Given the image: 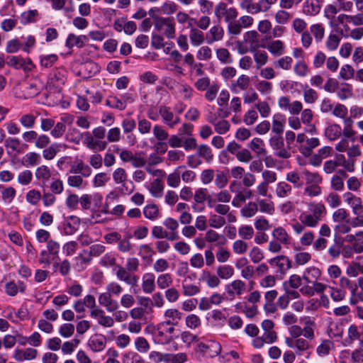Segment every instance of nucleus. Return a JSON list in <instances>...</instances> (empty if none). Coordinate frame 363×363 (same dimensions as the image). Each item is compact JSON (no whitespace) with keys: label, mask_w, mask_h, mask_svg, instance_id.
Returning <instances> with one entry per match:
<instances>
[{"label":"nucleus","mask_w":363,"mask_h":363,"mask_svg":"<svg viewBox=\"0 0 363 363\" xmlns=\"http://www.w3.org/2000/svg\"><path fill=\"white\" fill-rule=\"evenodd\" d=\"M310 212H303L299 216V220L309 228L316 227L325 214V207L320 203H311Z\"/></svg>","instance_id":"f257e3e1"},{"label":"nucleus","mask_w":363,"mask_h":363,"mask_svg":"<svg viewBox=\"0 0 363 363\" xmlns=\"http://www.w3.org/2000/svg\"><path fill=\"white\" fill-rule=\"evenodd\" d=\"M214 14L218 20H223L227 23V31L229 34L230 25L233 23L238 16V10L235 7H229L225 2L221 1L215 6Z\"/></svg>","instance_id":"f03ea898"},{"label":"nucleus","mask_w":363,"mask_h":363,"mask_svg":"<svg viewBox=\"0 0 363 363\" xmlns=\"http://www.w3.org/2000/svg\"><path fill=\"white\" fill-rule=\"evenodd\" d=\"M286 346L293 349L298 356L306 354V358L309 359L313 348L311 340L305 337H286L284 340Z\"/></svg>","instance_id":"7ed1b4c3"},{"label":"nucleus","mask_w":363,"mask_h":363,"mask_svg":"<svg viewBox=\"0 0 363 363\" xmlns=\"http://www.w3.org/2000/svg\"><path fill=\"white\" fill-rule=\"evenodd\" d=\"M175 327L163 321L158 323L153 333L154 342L159 345L169 344L173 340Z\"/></svg>","instance_id":"20e7f679"},{"label":"nucleus","mask_w":363,"mask_h":363,"mask_svg":"<svg viewBox=\"0 0 363 363\" xmlns=\"http://www.w3.org/2000/svg\"><path fill=\"white\" fill-rule=\"evenodd\" d=\"M155 29L161 33L167 39H174L176 36V24L174 19L169 17H155Z\"/></svg>","instance_id":"39448f33"},{"label":"nucleus","mask_w":363,"mask_h":363,"mask_svg":"<svg viewBox=\"0 0 363 363\" xmlns=\"http://www.w3.org/2000/svg\"><path fill=\"white\" fill-rule=\"evenodd\" d=\"M60 245L58 242L54 240H50L46 245V250L40 252L38 262L41 264L47 267L50 266L52 260L59 258V252Z\"/></svg>","instance_id":"423d86ee"},{"label":"nucleus","mask_w":363,"mask_h":363,"mask_svg":"<svg viewBox=\"0 0 363 363\" xmlns=\"http://www.w3.org/2000/svg\"><path fill=\"white\" fill-rule=\"evenodd\" d=\"M240 188H241L240 184L236 180L232 181L229 186L230 191L236 194L233 199L232 205L237 208L240 207L246 200L250 199L252 196L250 189L247 188L239 189Z\"/></svg>","instance_id":"0eeeda50"},{"label":"nucleus","mask_w":363,"mask_h":363,"mask_svg":"<svg viewBox=\"0 0 363 363\" xmlns=\"http://www.w3.org/2000/svg\"><path fill=\"white\" fill-rule=\"evenodd\" d=\"M335 149L339 152H347V155L350 160L355 162V159L362 155V150L359 145L354 144L349 146V141L346 138H342L337 144Z\"/></svg>","instance_id":"6e6552de"},{"label":"nucleus","mask_w":363,"mask_h":363,"mask_svg":"<svg viewBox=\"0 0 363 363\" xmlns=\"http://www.w3.org/2000/svg\"><path fill=\"white\" fill-rule=\"evenodd\" d=\"M254 23V18L248 15H243L238 20L235 19L229 28L230 35L235 37L241 34L243 28H247Z\"/></svg>","instance_id":"1a4fd4ad"},{"label":"nucleus","mask_w":363,"mask_h":363,"mask_svg":"<svg viewBox=\"0 0 363 363\" xmlns=\"http://www.w3.org/2000/svg\"><path fill=\"white\" fill-rule=\"evenodd\" d=\"M278 106L281 110L288 111L293 116L298 115L303 108L301 101H291L289 96H281L278 100Z\"/></svg>","instance_id":"9d476101"},{"label":"nucleus","mask_w":363,"mask_h":363,"mask_svg":"<svg viewBox=\"0 0 363 363\" xmlns=\"http://www.w3.org/2000/svg\"><path fill=\"white\" fill-rule=\"evenodd\" d=\"M269 145L274 151V155L283 159H288L291 153L284 148V139L281 135H276L269 139Z\"/></svg>","instance_id":"9b49d317"},{"label":"nucleus","mask_w":363,"mask_h":363,"mask_svg":"<svg viewBox=\"0 0 363 363\" xmlns=\"http://www.w3.org/2000/svg\"><path fill=\"white\" fill-rule=\"evenodd\" d=\"M159 114L161 116L163 123L169 128H174L181 122V118L178 115L174 114L169 107L160 106L159 107Z\"/></svg>","instance_id":"f8f14e48"},{"label":"nucleus","mask_w":363,"mask_h":363,"mask_svg":"<svg viewBox=\"0 0 363 363\" xmlns=\"http://www.w3.org/2000/svg\"><path fill=\"white\" fill-rule=\"evenodd\" d=\"M344 202L351 208L353 214L363 212V202L360 197L347 191L342 195Z\"/></svg>","instance_id":"ddd939ff"},{"label":"nucleus","mask_w":363,"mask_h":363,"mask_svg":"<svg viewBox=\"0 0 363 363\" xmlns=\"http://www.w3.org/2000/svg\"><path fill=\"white\" fill-rule=\"evenodd\" d=\"M6 64L15 69H23L25 72H30L35 67L30 58H23L17 56L9 57Z\"/></svg>","instance_id":"4468645a"},{"label":"nucleus","mask_w":363,"mask_h":363,"mask_svg":"<svg viewBox=\"0 0 363 363\" xmlns=\"http://www.w3.org/2000/svg\"><path fill=\"white\" fill-rule=\"evenodd\" d=\"M246 284L241 279H235L225 285L228 295L232 298L240 296L246 291Z\"/></svg>","instance_id":"2eb2a0df"},{"label":"nucleus","mask_w":363,"mask_h":363,"mask_svg":"<svg viewBox=\"0 0 363 363\" xmlns=\"http://www.w3.org/2000/svg\"><path fill=\"white\" fill-rule=\"evenodd\" d=\"M113 296L107 291L99 294L98 301L101 306L104 307L108 313H113L119 308V304L116 300L113 299Z\"/></svg>","instance_id":"dca6fc26"},{"label":"nucleus","mask_w":363,"mask_h":363,"mask_svg":"<svg viewBox=\"0 0 363 363\" xmlns=\"http://www.w3.org/2000/svg\"><path fill=\"white\" fill-rule=\"evenodd\" d=\"M199 281L205 283L209 288L214 289L218 287L221 281L218 274H214L208 269H203L200 274Z\"/></svg>","instance_id":"f3484780"},{"label":"nucleus","mask_w":363,"mask_h":363,"mask_svg":"<svg viewBox=\"0 0 363 363\" xmlns=\"http://www.w3.org/2000/svg\"><path fill=\"white\" fill-rule=\"evenodd\" d=\"M67 71L63 67H57L50 73L48 83L54 87H59L65 84L66 81Z\"/></svg>","instance_id":"a211bd4d"},{"label":"nucleus","mask_w":363,"mask_h":363,"mask_svg":"<svg viewBox=\"0 0 363 363\" xmlns=\"http://www.w3.org/2000/svg\"><path fill=\"white\" fill-rule=\"evenodd\" d=\"M83 144L89 150H98L102 151L107 147V142L95 139L90 133L86 132L84 134Z\"/></svg>","instance_id":"6ab92c4d"},{"label":"nucleus","mask_w":363,"mask_h":363,"mask_svg":"<svg viewBox=\"0 0 363 363\" xmlns=\"http://www.w3.org/2000/svg\"><path fill=\"white\" fill-rule=\"evenodd\" d=\"M52 172L50 168L45 164L38 167L34 172L35 178L40 182L41 186L44 187L50 180Z\"/></svg>","instance_id":"aec40b11"},{"label":"nucleus","mask_w":363,"mask_h":363,"mask_svg":"<svg viewBox=\"0 0 363 363\" xmlns=\"http://www.w3.org/2000/svg\"><path fill=\"white\" fill-rule=\"evenodd\" d=\"M38 350L28 347L26 349H16L13 355V358L17 362L30 361L36 358Z\"/></svg>","instance_id":"412c9836"},{"label":"nucleus","mask_w":363,"mask_h":363,"mask_svg":"<svg viewBox=\"0 0 363 363\" xmlns=\"http://www.w3.org/2000/svg\"><path fill=\"white\" fill-rule=\"evenodd\" d=\"M198 347L201 352L210 357L217 356L221 351L220 345L216 341H210L207 344L200 342Z\"/></svg>","instance_id":"4be33fe9"},{"label":"nucleus","mask_w":363,"mask_h":363,"mask_svg":"<svg viewBox=\"0 0 363 363\" xmlns=\"http://www.w3.org/2000/svg\"><path fill=\"white\" fill-rule=\"evenodd\" d=\"M224 35L225 31L223 27L219 25L213 26L206 33V43L211 45L216 42L221 41L224 38Z\"/></svg>","instance_id":"5701e85b"},{"label":"nucleus","mask_w":363,"mask_h":363,"mask_svg":"<svg viewBox=\"0 0 363 363\" xmlns=\"http://www.w3.org/2000/svg\"><path fill=\"white\" fill-rule=\"evenodd\" d=\"M268 262L272 267H277L279 272L281 274L286 273L291 267L290 259L286 256L284 255L270 259Z\"/></svg>","instance_id":"b1692460"},{"label":"nucleus","mask_w":363,"mask_h":363,"mask_svg":"<svg viewBox=\"0 0 363 363\" xmlns=\"http://www.w3.org/2000/svg\"><path fill=\"white\" fill-rule=\"evenodd\" d=\"M70 172L79 174L84 177H89L92 174L91 167L81 159L76 158L71 167Z\"/></svg>","instance_id":"393cba45"},{"label":"nucleus","mask_w":363,"mask_h":363,"mask_svg":"<svg viewBox=\"0 0 363 363\" xmlns=\"http://www.w3.org/2000/svg\"><path fill=\"white\" fill-rule=\"evenodd\" d=\"M155 275L152 272H146L143 275L141 287L145 294H150L155 291Z\"/></svg>","instance_id":"a878e982"},{"label":"nucleus","mask_w":363,"mask_h":363,"mask_svg":"<svg viewBox=\"0 0 363 363\" xmlns=\"http://www.w3.org/2000/svg\"><path fill=\"white\" fill-rule=\"evenodd\" d=\"M205 240L206 242L214 244L218 247L224 246L228 242L224 235L220 234L212 229H209L206 232Z\"/></svg>","instance_id":"bb28decb"},{"label":"nucleus","mask_w":363,"mask_h":363,"mask_svg":"<svg viewBox=\"0 0 363 363\" xmlns=\"http://www.w3.org/2000/svg\"><path fill=\"white\" fill-rule=\"evenodd\" d=\"M164 318L163 322L175 327L182 320V313L177 308H168L164 313Z\"/></svg>","instance_id":"cd10ccee"},{"label":"nucleus","mask_w":363,"mask_h":363,"mask_svg":"<svg viewBox=\"0 0 363 363\" xmlns=\"http://www.w3.org/2000/svg\"><path fill=\"white\" fill-rule=\"evenodd\" d=\"M302 323L303 324L302 328L303 337L311 341L315 339V322L311 318L306 317L302 320Z\"/></svg>","instance_id":"c85d7f7f"},{"label":"nucleus","mask_w":363,"mask_h":363,"mask_svg":"<svg viewBox=\"0 0 363 363\" xmlns=\"http://www.w3.org/2000/svg\"><path fill=\"white\" fill-rule=\"evenodd\" d=\"M347 174L343 169H340L334 174L330 180L331 188L335 191H341L344 189V179L347 178Z\"/></svg>","instance_id":"c756f323"},{"label":"nucleus","mask_w":363,"mask_h":363,"mask_svg":"<svg viewBox=\"0 0 363 363\" xmlns=\"http://www.w3.org/2000/svg\"><path fill=\"white\" fill-rule=\"evenodd\" d=\"M321 9L319 0H306L303 6V13L306 16H315Z\"/></svg>","instance_id":"7c9ffc66"},{"label":"nucleus","mask_w":363,"mask_h":363,"mask_svg":"<svg viewBox=\"0 0 363 363\" xmlns=\"http://www.w3.org/2000/svg\"><path fill=\"white\" fill-rule=\"evenodd\" d=\"M106 340L102 335H94L88 341V345L94 352L102 351L106 347Z\"/></svg>","instance_id":"2f4dec72"},{"label":"nucleus","mask_w":363,"mask_h":363,"mask_svg":"<svg viewBox=\"0 0 363 363\" xmlns=\"http://www.w3.org/2000/svg\"><path fill=\"white\" fill-rule=\"evenodd\" d=\"M250 84V78L246 74H241L236 81L231 83L230 89L235 93L247 89Z\"/></svg>","instance_id":"473e14b6"},{"label":"nucleus","mask_w":363,"mask_h":363,"mask_svg":"<svg viewBox=\"0 0 363 363\" xmlns=\"http://www.w3.org/2000/svg\"><path fill=\"white\" fill-rule=\"evenodd\" d=\"M189 36L193 47H199L206 40L205 33L196 28H190Z\"/></svg>","instance_id":"72a5a7b5"},{"label":"nucleus","mask_w":363,"mask_h":363,"mask_svg":"<svg viewBox=\"0 0 363 363\" xmlns=\"http://www.w3.org/2000/svg\"><path fill=\"white\" fill-rule=\"evenodd\" d=\"M151 196L156 199L162 198L164 193V184L161 179H155L147 186Z\"/></svg>","instance_id":"f704fd0d"},{"label":"nucleus","mask_w":363,"mask_h":363,"mask_svg":"<svg viewBox=\"0 0 363 363\" xmlns=\"http://www.w3.org/2000/svg\"><path fill=\"white\" fill-rule=\"evenodd\" d=\"M266 48L274 56H281L284 53L285 45L283 41L276 40L267 43Z\"/></svg>","instance_id":"c9c22d12"},{"label":"nucleus","mask_w":363,"mask_h":363,"mask_svg":"<svg viewBox=\"0 0 363 363\" xmlns=\"http://www.w3.org/2000/svg\"><path fill=\"white\" fill-rule=\"evenodd\" d=\"M251 52L253 53V58L256 64L257 69H260L265 65L268 62V54L264 50H257L251 48Z\"/></svg>","instance_id":"e433bc0d"},{"label":"nucleus","mask_w":363,"mask_h":363,"mask_svg":"<svg viewBox=\"0 0 363 363\" xmlns=\"http://www.w3.org/2000/svg\"><path fill=\"white\" fill-rule=\"evenodd\" d=\"M43 88V84L40 79H31L26 86L27 94L29 97L38 95Z\"/></svg>","instance_id":"4c0bfd02"},{"label":"nucleus","mask_w":363,"mask_h":363,"mask_svg":"<svg viewBox=\"0 0 363 363\" xmlns=\"http://www.w3.org/2000/svg\"><path fill=\"white\" fill-rule=\"evenodd\" d=\"M341 127L335 123L328 125L324 131L325 136L331 141L338 139L341 136Z\"/></svg>","instance_id":"58836bf2"},{"label":"nucleus","mask_w":363,"mask_h":363,"mask_svg":"<svg viewBox=\"0 0 363 363\" xmlns=\"http://www.w3.org/2000/svg\"><path fill=\"white\" fill-rule=\"evenodd\" d=\"M285 118L281 113L273 116L272 130L277 135H281L284 130Z\"/></svg>","instance_id":"ea45409f"},{"label":"nucleus","mask_w":363,"mask_h":363,"mask_svg":"<svg viewBox=\"0 0 363 363\" xmlns=\"http://www.w3.org/2000/svg\"><path fill=\"white\" fill-rule=\"evenodd\" d=\"M87 40V37L86 35H76L73 33H71L68 35L66 40V46L71 48L74 46H77L78 48L84 47L85 44V41Z\"/></svg>","instance_id":"a19ab883"},{"label":"nucleus","mask_w":363,"mask_h":363,"mask_svg":"<svg viewBox=\"0 0 363 363\" xmlns=\"http://www.w3.org/2000/svg\"><path fill=\"white\" fill-rule=\"evenodd\" d=\"M275 193L279 198H287L292 193L291 186L286 182H280L276 186Z\"/></svg>","instance_id":"79ce46f5"},{"label":"nucleus","mask_w":363,"mask_h":363,"mask_svg":"<svg viewBox=\"0 0 363 363\" xmlns=\"http://www.w3.org/2000/svg\"><path fill=\"white\" fill-rule=\"evenodd\" d=\"M335 349V344L330 340H323L317 347L316 352L320 357H325L330 354V351Z\"/></svg>","instance_id":"37998d69"},{"label":"nucleus","mask_w":363,"mask_h":363,"mask_svg":"<svg viewBox=\"0 0 363 363\" xmlns=\"http://www.w3.org/2000/svg\"><path fill=\"white\" fill-rule=\"evenodd\" d=\"M320 145V140L318 138H310L306 140V145H301L300 151L305 156H309L313 149Z\"/></svg>","instance_id":"c03bdc74"},{"label":"nucleus","mask_w":363,"mask_h":363,"mask_svg":"<svg viewBox=\"0 0 363 363\" xmlns=\"http://www.w3.org/2000/svg\"><path fill=\"white\" fill-rule=\"evenodd\" d=\"M321 275L320 270L315 267H311L306 269L303 279L307 283H312L316 281Z\"/></svg>","instance_id":"a18cd8bd"},{"label":"nucleus","mask_w":363,"mask_h":363,"mask_svg":"<svg viewBox=\"0 0 363 363\" xmlns=\"http://www.w3.org/2000/svg\"><path fill=\"white\" fill-rule=\"evenodd\" d=\"M335 162H337L339 166H342L345 172H353L355 169L354 168V161L350 160L348 158L346 159L345 156L342 154H339L336 155V160H334Z\"/></svg>","instance_id":"49530a36"},{"label":"nucleus","mask_w":363,"mask_h":363,"mask_svg":"<svg viewBox=\"0 0 363 363\" xmlns=\"http://www.w3.org/2000/svg\"><path fill=\"white\" fill-rule=\"evenodd\" d=\"M273 238L281 243L287 245L290 242L291 238L282 227L276 228L272 233Z\"/></svg>","instance_id":"de8ad7c7"},{"label":"nucleus","mask_w":363,"mask_h":363,"mask_svg":"<svg viewBox=\"0 0 363 363\" xmlns=\"http://www.w3.org/2000/svg\"><path fill=\"white\" fill-rule=\"evenodd\" d=\"M257 211L258 208L257 203L250 201L241 208L240 214L244 218H250L255 216Z\"/></svg>","instance_id":"09e8293b"},{"label":"nucleus","mask_w":363,"mask_h":363,"mask_svg":"<svg viewBox=\"0 0 363 363\" xmlns=\"http://www.w3.org/2000/svg\"><path fill=\"white\" fill-rule=\"evenodd\" d=\"M340 41L341 38L338 35L331 33L325 40V48L328 51L333 52L337 49Z\"/></svg>","instance_id":"8fccbe9b"},{"label":"nucleus","mask_w":363,"mask_h":363,"mask_svg":"<svg viewBox=\"0 0 363 363\" xmlns=\"http://www.w3.org/2000/svg\"><path fill=\"white\" fill-rule=\"evenodd\" d=\"M216 55L221 64L228 65L233 62L231 55L227 48H219L216 49Z\"/></svg>","instance_id":"3c124183"},{"label":"nucleus","mask_w":363,"mask_h":363,"mask_svg":"<svg viewBox=\"0 0 363 363\" xmlns=\"http://www.w3.org/2000/svg\"><path fill=\"white\" fill-rule=\"evenodd\" d=\"M157 286L160 289H168L173 283V279L169 273H162L157 277Z\"/></svg>","instance_id":"603ef678"},{"label":"nucleus","mask_w":363,"mask_h":363,"mask_svg":"<svg viewBox=\"0 0 363 363\" xmlns=\"http://www.w3.org/2000/svg\"><path fill=\"white\" fill-rule=\"evenodd\" d=\"M216 273L220 279H229L234 275L235 271L232 266L223 264L217 267Z\"/></svg>","instance_id":"864d4df0"},{"label":"nucleus","mask_w":363,"mask_h":363,"mask_svg":"<svg viewBox=\"0 0 363 363\" xmlns=\"http://www.w3.org/2000/svg\"><path fill=\"white\" fill-rule=\"evenodd\" d=\"M62 147L61 144L53 143L44 148L43 150V157L46 160H52L57 155Z\"/></svg>","instance_id":"5fc2aeb1"},{"label":"nucleus","mask_w":363,"mask_h":363,"mask_svg":"<svg viewBox=\"0 0 363 363\" xmlns=\"http://www.w3.org/2000/svg\"><path fill=\"white\" fill-rule=\"evenodd\" d=\"M311 34L314 37L315 41H322L325 36V28L322 23H315L310 26Z\"/></svg>","instance_id":"6e6d98bb"},{"label":"nucleus","mask_w":363,"mask_h":363,"mask_svg":"<svg viewBox=\"0 0 363 363\" xmlns=\"http://www.w3.org/2000/svg\"><path fill=\"white\" fill-rule=\"evenodd\" d=\"M347 113L348 111L347 107L341 104H336L332 111V113L334 116L344 119L345 123H347L348 122L352 123L351 119L347 118Z\"/></svg>","instance_id":"4d7b16f0"},{"label":"nucleus","mask_w":363,"mask_h":363,"mask_svg":"<svg viewBox=\"0 0 363 363\" xmlns=\"http://www.w3.org/2000/svg\"><path fill=\"white\" fill-rule=\"evenodd\" d=\"M143 214L146 218L155 220L160 216V210L156 204H148L144 207Z\"/></svg>","instance_id":"13d9d810"},{"label":"nucleus","mask_w":363,"mask_h":363,"mask_svg":"<svg viewBox=\"0 0 363 363\" xmlns=\"http://www.w3.org/2000/svg\"><path fill=\"white\" fill-rule=\"evenodd\" d=\"M0 194L3 201L6 203H10L16 196V191L13 187H4L0 185Z\"/></svg>","instance_id":"bf43d9fd"},{"label":"nucleus","mask_w":363,"mask_h":363,"mask_svg":"<svg viewBox=\"0 0 363 363\" xmlns=\"http://www.w3.org/2000/svg\"><path fill=\"white\" fill-rule=\"evenodd\" d=\"M357 289H355L354 295L350 298L351 304H356L357 302H363V277L357 280Z\"/></svg>","instance_id":"052dcab7"},{"label":"nucleus","mask_w":363,"mask_h":363,"mask_svg":"<svg viewBox=\"0 0 363 363\" xmlns=\"http://www.w3.org/2000/svg\"><path fill=\"white\" fill-rule=\"evenodd\" d=\"M277 0H259L255 4V14L267 12Z\"/></svg>","instance_id":"680f3d73"},{"label":"nucleus","mask_w":363,"mask_h":363,"mask_svg":"<svg viewBox=\"0 0 363 363\" xmlns=\"http://www.w3.org/2000/svg\"><path fill=\"white\" fill-rule=\"evenodd\" d=\"M182 294L185 296H193L198 294L201 289L199 286L194 284L186 283V279L182 281Z\"/></svg>","instance_id":"e2e57ef3"},{"label":"nucleus","mask_w":363,"mask_h":363,"mask_svg":"<svg viewBox=\"0 0 363 363\" xmlns=\"http://www.w3.org/2000/svg\"><path fill=\"white\" fill-rule=\"evenodd\" d=\"M198 155L203 157L208 163L211 162L213 159V155L211 149L206 145H200L196 148Z\"/></svg>","instance_id":"0e129e2a"},{"label":"nucleus","mask_w":363,"mask_h":363,"mask_svg":"<svg viewBox=\"0 0 363 363\" xmlns=\"http://www.w3.org/2000/svg\"><path fill=\"white\" fill-rule=\"evenodd\" d=\"M257 207H259V211L261 213L272 215L275 211L274 203L272 201L259 199L257 200Z\"/></svg>","instance_id":"69168bd1"},{"label":"nucleus","mask_w":363,"mask_h":363,"mask_svg":"<svg viewBox=\"0 0 363 363\" xmlns=\"http://www.w3.org/2000/svg\"><path fill=\"white\" fill-rule=\"evenodd\" d=\"M264 142L259 138H253L250 145L249 147L256 152L258 155H265L267 153L266 150L263 147Z\"/></svg>","instance_id":"338daca9"},{"label":"nucleus","mask_w":363,"mask_h":363,"mask_svg":"<svg viewBox=\"0 0 363 363\" xmlns=\"http://www.w3.org/2000/svg\"><path fill=\"white\" fill-rule=\"evenodd\" d=\"M123 363H145V360L135 352H128L122 356Z\"/></svg>","instance_id":"774afa93"}]
</instances>
